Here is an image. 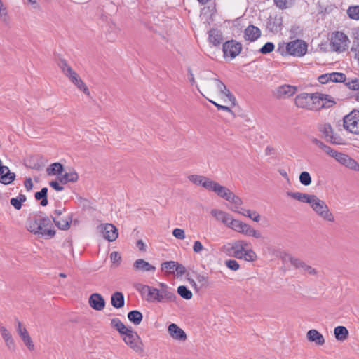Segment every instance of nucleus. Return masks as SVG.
<instances>
[{
    "label": "nucleus",
    "mask_w": 359,
    "mask_h": 359,
    "mask_svg": "<svg viewBox=\"0 0 359 359\" xmlns=\"http://www.w3.org/2000/svg\"><path fill=\"white\" fill-rule=\"evenodd\" d=\"M344 127L355 134H359V111L353 110L344 118Z\"/></svg>",
    "instance_id": "obj_9"
},
{
    "label": "nucleus",
    "mask_w": 359,
    "mask_h": 359,
    "mask_svg": "<svg viewBox=\"0 0 359 359\" xmlns=\"http://www.w3.org/2000/svg\"><path fill=\"white\" fill-rule=\"evenodd\" d=\"M318 130L323 134V137L327 142L334 144H340V138L335 135L333 133V129L329 123L319 124L318 126Z\"/></svg>",
    "instance_id": "obj_13"
},
{
    "label": "nucleus",
    "mask_w": 359,
    "mask_h": 359,
    "mask_svg": "<svg viewBox=\"0 0 359 359\" xmlns=\"http://www.w3.org/2000/svg\"><path fill=\"white\" fill-rule=\"evenodd\" d=\"M222 49L224 57H230L231 59H233L241 53L242 45L235 40H231L223 44Z\"/></svg>",
    "instance_id": "obj_11"
},
{
    "label": "nucleus",
    "mask_w": 359,
    "mask_h": 359,
    "mask_svg": "<svg viewBox=\"0 0 359 359\" xmlns=\"http://www.w3.org/2000/svg\"><path fill=\"white\" fill-rule=\"evenodd\" d=\"M226 265L229 269L233 271H236L239 269V264L234 259L226 261Z\"/></svg>",
    "instance_id": "obj_54"
},
{
    "label": "nucleus",
    "mask_w": 359,
    "mask_h": 359,
    "mask_svg": "<svg viewBox=\"0 0 359 359\" xmlns=\"http://www.w3.org/2000/svg\"><path fill=\"white\" fill-rule=\"evenodd\" d=\"M346 85L348 86V87L353 90H356V91H358L359 90V79H354V80H352L349 82H348L346 83Z\"/></svg>",
    "instance_id": "obj_57"
},
{
    "label": "nucleus",
    "mask_w": 359,
    "mask_h": 359,
    "mask_svg": "<svg viewBox=\"0 0 359 359\" xmlns=\"http://www.w3.org/2000/svg\"><path fill=\"white\" fill-rule=\"evenodd\" d=\"M11 204L16 209L20 210L22 207V203L18 199V198H12L11 199Z\"/></svg>",
    "instance_id": "obj_62"
},
{
    "label": "nucleus",
    "mask_w": 359,
    "mask_h": 359,
    "mask_svg": "<svg viewBox=\"0 0 359 359\" xmlns=\"http://www.w3.org/2000/svg\"><path fill=\"white\" fill-rule=\"evenodd\" d=\"M176 262L174 261H168L162 263L161 269L162 271L168 270V273L170 274H175V267H176Z\"/></svg>",
    "instance_id": "obj_40"
},
{
    "label": "nucleus",
    "mask_w": 359,
    "mask_h": 359,
    "mask_svg": "<svg viewBox=\"0 0 359 359\" xmlns=\"http://www.w3.org/2000/svg\"><path fill=\"white\" fill-rule=\"evenodd\" d=\"M276 5L280 9H285L290 6L294 0H273Z\"/></svg>",
    "instance_id": "obj_48"
},
{
    "label": "nucleus",
    "mask_w": 359,
    "mask_h": 359,
    "mask_svg": "<svg viewBox=\"0 0 359 359\" xmlns=\"http://www.w3.org/2000/svg\"><path fill=\"white\" fill-rule=\"evenodd\" d=\"M208 191H211L216 193L219 197L226 201L229 200V197L233 193L227 187L222 186L221 184L213 180L211 183V185Z\"/></svg>",
    "instance_id": "obj_16"
},
{
    "label": "nucleus",
    "mask_w": 359,
    "mask_h": 359,
    "mask_svg": "<svg viewBox=\"0 0 359 359\" xmlns=\"http://www.w3.org/2000/svg\"><path fill=\"white\" fill-rule=\"evenodd\" d=\"M312 201L310 206L318 217L325 222H334V216L324 201L320 199L316 195Z\"/></svg>",
    "instance_id": "obj_4"
},
{
    "label": "nucleus",
    "mask_w": 359,
    "mask_h": 359,
    "mask_svg": "<svg viewBox=\"0 0 359 359\" xmlns=\"http://www.w3.org/2000/svg\"><path fill=\"white\" fill-rule=\"evenodd\" d=\"M325 96L327 97L326 99H323V102H324L325 104H326L327 105L324 106L323 108H325V107H330L333 104H335V102L332 99V97L330 95H325Z\"/></svg>",
    "instance_id": "obj_63"
},
{
    "label": "nucleus",
    "mask_w": 359,
    "mask_h": 359,
    "mask_svg": "<svg viewBox=\"0 0 359 359\" xmlns=\"http://www.w3.org/2000/svg\"><path fill=\"white\" fill-rule=\"evenodd\" d=\"M286 50L291 55L302 57L307 51V44L302 40H294L287 43Z\"/></svg>",
    "instance_id": "obj_10"
},
{
    "label": "nucleus",
    "mask_w": 359,
    "mask_h": 359,
    "mask_svg": "<svg viewBox=\"0 0 359 359\" xmlns=\"http://www.w3.org/2000/svg\"><path fill=\"white\" fill-rule=\"evenodd\" d=\"M78 180L79 175L74 170L65 172L63 175L61 174V175L58 177L59 182L62 184H65L68 182H76Z\"/></svg>",
    "instance_id": "obj_30"
},
{
    "label": "nucleus",
    "mask_w": 359,
    "mask_h": 359,
    "mask_svg": "<svg viewBox=\"0 0 359 359\" xmlns=\"http://www.w3.org/2000/svg\"><path fill=\"white\" fill-rule=\"evenodd\" d=\"M50 186L57 191H61L64 189V187L58 183L57 181H51L49 183Z\"/></svg>",
    "instance_id": "obj_64"
},
{
    "label": "nucleus",
    "mask_w": 359,
    "mask_h": 359,
    "mask_svg": "<svg viewBox=\"0 0 359 359\" xmlns=\"http://www.w3.org/2000/svg\"><path fill=\"white\" fill-rule=\"evenodd\" d=\"M335 160L347 168L354 171H359V163L347 154L339 152Z\"/></svg>",
    "instance_id": "obj_14"
},
{
    "label": "nucleus",
    "mask_w": 359,
    "mask_h": 359,
    "mask_svg": "<svg viewBox=\"0 0 359 359\" xmlns=\"http://www.w3.org/2000/svg\"><path fill=\"white\" fill-rule=\"evenodd\" d=\"M299 181L302 184L308 186L311 183V177L308 172L304 171L299 175Z\"/></svg>",
    "instance_id": "obj_45"
},
{
    "label": "nucleus",
    "mask_w": 359,
    "mask_h": 359,
    "mask_svg": "<svg viewBox=\"0 0 359 359\" xmlns=\"http://www.w3.org/2000/svg\"><path fill=\"white\" fill-rule=\"evenodd\" d=\"M312 96L311 93H301L295 97V104L300 108H305L311 110L313 108L311 104Z\"/></svg>",
    "instance_id": "obj_18"
},
{
    "label": "nucleus",
    "mask_w": 359,
    "mask_h": 359,
    "mask_svg": "<svg viewBox=\"0 0 359 359\" xmlns=\"http://www.w3.org/2000/svg\"><path fill=\"white\" fill-rule=\"evenodd\" d=\"M53 227L52 217L47 216L37 215L27 224L29 231L34 234H40L46 238H53L55 236V231Z\"/></svg>",
    "instance_id": "obj_1"
},
{
    "label": "nucleus",
    "mask_w": 359,
    "mask_h": 359,
    "mask_svg": "<svg viewBox=\"0 0 359 359\" xmlns=\"http://www.w3.org/2000/svg\"><path fill=\"white\" fill-rule=\"evenodd\" d=\"M47 193H48V189L46 187H43L41 189L40 191L35 193V198L37 201L41 200L40 204L42 206H46L48 204V199H47Z\"/></svg>",
    "instance_id": "obj_38"
},
{
    "label": "nucleus",
    "mask_w": 359,
    "mask_h": 359,
    "mask_svg": "<svg viewBox=\"0 0 359 359\" xmlns=\"http://www.w3.org/2000/svg\"><path fill=\"white\" fill-rule=\"evenodd\" d=\"M111 326L116 329L121 335H123L130 327H127L120 320V319L115 318L111 320Z\"/></svg>",
    "instance_id": "obj_36"
},
{
    "label": "nucleus",
    "mask_w": 359,
    "mask_h": 359,
    "mask_svg": "<svg viewBox=\"0 0 359 359\" xmlns=\"http://www.w3.org/2000/svg\"><path fill=\"white\" fill-rule=\"evenodd\" d=\"M331 82L340 83L344 82L346 80V75L340 72H332L330 73Z\"/></svg>",
    "instance_id": "obj_42"
},
{
    "label": "nucleus",
    "mask_w": 359,
    "mask_h": 359,
    "mask_svg": "<svg viewBox=\"0 0 359 359\" xmlns=\"http://www.w3.org/2000/svg\"><path fill=\"white\" fill-rule=\"evenodd\" d=\"M0 334L6 348L11 352H15L17 348L15 340L11 332L4 325H0Z\"/></svg>",
    "instance_id": "obj_12"
},
{
    "label": "nucleus",
    "mask_w": 359,
    "mask_h": 359,
    "mask_svg": "<svg viewBox=\"0 0 359 359\" xmlns=\"http://www.w3.org/2000/svg\"><path fill=\"white\" fill-rule=\"evenodd\" d=\"M57 65L64 75L67 76L79 90L82 91L88 97H90V93L87 86L82 81L79 74L67 64L66 60L63 59L60 60Z\"/></svg>",
    "instance_id": "obj_3"
},
{
    "label": "nucleus",
    "mask_w": 359,
    "mask_h": 359,
    "mask_svg": "<svg viewBox=\"0 0 359 359\" xmlns=\"http://www.w3.org/2000/svg\"><path fill=\"white\" fill-rule=\"evenodd\" d=\"M312 100L311 104L313 108H311V110L317 111L321 108H323L324 106L327 104L323 102V99H326L327 97L325 96V94L322 93H311Z\"/></svg>",
    "instance_id": "obj_29"
},
{
    "label": "nucleus",
    "mask_w": 359,
    "mask_h": 359,
    "mask_svg": "<svg viewBox=\"0 0 359 359\" xmlns=\"http://www.w3.org/2000/svg\"><path fill=\"white\" fill-rule=\"evenodd\" d=\"M208 100L210 102L212 103L217 108L218 110H223L225 111L231 112V107H229L228 106L219 104L218 103H217L210 99H208Z\"/></svg>",
    "instance_id": "obj_61"
},
{
    "label": "nucleus",
    "mask_w": 359,
    "mask_h": 359,
    "mask_svg": "<svg viewBox=\"0 0 359 359\" xmlns=\"http://www.w3.org/2000/svg\"><path fill=\"white\" fill-rule=\"evenodd\" d=\"M347 13L350 18L359 20V6L349 7Z\"/></svg>",
    "instance_id": "obj_44"
},
{
    "label": "nucleus",
    "mask_w": 359,
    "mask_h": 359,
    "mask_svg": "<svg viewBox=\"0 0 359 359\" xmlns=\"http://www.w3.org/2000/svg\"><path fill=\"white\" fill-rule=\"evenodd\" d=\"M284 260L289 262L296 269H302L305 273L311 276H317L318 271L299 258L294 257L290 255H286Z\"/></svg>",
    "instance_id": "obj_8"
},
{
    "label": "nucleus",
    "mask_w": 359,
    "mask_h": 359,
    "mask_svg": "<svg viewBox=\"0 0 359 359\" xmlns=\"http://www.w3.org/2000/svg\"><path fill=\"white\" fill-rule=\"evenodd\" d=\"M348 42V38L344 33L337 32L332 36L330 45L333 50L341 53L347 49Z\"/></svg>",
    "instance_id": "obj_7"
},
{
    "label": "nucleus",
    "mask_w": 359,
    "mask_h": 359,
    "mask_svg": "<svg viewBox=\"0 0 359 359\" xmlns=\"http://www.w3.org/2000/svg\"><path fill=\"white\" fill-rule=\"evenodd\" d=\"M170 335L176 340L185 341L187 334L184 331L175 323H171L168 328Z\"/></svg>",
    "instance_id": "obj_21"
},
{
    "label": "nucleus",
    "mask_w": 359,
    "mask_h": 359,
    "mask_svg": "<svg viewBox=\"0 0 359 359\" xmlns=\"http://www.w3.org/2000/svg\"><path fill=\"white\" fill-rule=\"evenodd\" d=\"M213 80L215 81L217 88L219 93L227 98L231 107H234L236 105V100L229 90L227 89L226 85L217 78H215Z\"/></svg>",
    "instance_id": "obj_19"
},
{
    "label": "nucleus",
    "mask_w": 359,
    "mask_h": 359,
    "mask_svg": "<svg viewBox=\"0 0 359 359\" xmlns=\"http://www.w3.org/2000/svg\"><path fill=\"white\" fill-rule=\"evenodd\" d=\"M21 340L22 341L23 344L25 345V346L28 348V350L29 351H34V344L29 335V334L28 335H27V337H24L21 339Z\"/></svg>",
    "instance_id": "obj_46"
},
{
    "label": "nucleus",
    "mask_w": 359,
    "mask_h": 359,
    "mask_svg": "<svg viewBox=\"0 0 359 359\" xmlns=\"http://www.w3.org/2000/svg\"><path fill=\"white\" fill-rule=\"evenodd\" d=\"M297 90V88L290 85H283L278 88L276 96L278 98H287L292 96Z\"/></svg>",
    "instance_id": "obj_27"
},
{
    "label": "nucleus",
    "mask_w": 359,
    "mask_h": 359,
    "mask_svg": "<svg viewBox=\"0 0 359 359\" xmlns=\"http://www.w3.org/2000/svg\"><path fill=\"white\" fill-rule=\"evenodd\" d=\"M172 235L180 240H183L185 238V233L184 231L182 229L176 228L172 231Z\"/></svg>",
    "instance_id": "obj_56"
},
{
    "label": "nucleus",
    "mask_w": 359,
    "mask_h": 359,
    "mask_svg": "<svg viewBox=\"0 0 359 359\" xmlns=\"http://www.w3.org/2000/svg\"><path fill=\"white\" fill-rule=\"evenodd\" d=\"M64 170L63 165L60 163H53L46 168L48 175H60Z\"/></svg>",
    "instance_id": "obj_35"
},
{
    "label": "nucleus",
    "mask_w": 359,
    "mask_h": 359,
    "mask_svg": "<svg viewBox=\"0 0 359 359\" xmlns=\"http://www.w3.org/2000/svg\"><path fill=\"white\" fill-rule=\"evenodd\" d=\"M261 36V31L260 29L252 25H250L248 26L245 31H244V38L245 40L250 41H255L257 39H258Z\"/></svg>",
    "instance_id": "obj_25"
},
{
    "label": "nucleus",
    "mask_w": 359,
    "mask_h": 359,
    "mask_svg": "<svg viewBox=\"0 0 359 359\" xmlns=\"http://www.w3.org/2000/svg\"><path fill=\"white\" fill-rule=\"evenodd\" d=\"M229 228L245 236H252L256 238H260L262 237L260 232L254 229L249 224L238 219H233Z\"/></svg>",
    "instance_id": "obj_6"
},
{
    "label": "nucleus",
    "mask_w": 359,
    "mask_h": 359,
    "mask_svg": "<svg viewBox=\"0 0 359 359\" xmlns=\"http://www.w3.org/2000/svg\"><path fill=\"white\" fill-rule=\"evenodd\" d=\"M21 340L22 341L23 344L25 345V346L28 348V350L29 351H34V344L29 335V334L28 335H27V337H24L21 339Z\"/></svg>",
    "instance_id": "obj_47"
},
{
    "label": "nucleus",
    "mask_w": 359,
    "mask_h": 359,
    "mask_svg": "<svg viewBox=\"0 0 359 359\" xmlns=\"http://www.w3.org/2000/svg\"><path fill=\"white\" fill-rule=\"evenodd\" d=\"M351 51L355 53L354 57L359 60V39H355L353 42Z\"/></svg>",
    "instance_id": "obj_52"
},
{
    "label": "nucleus",
    "mask_w": 359,
    "mask_h": 359,
    "mask_svg": "<svg viewBox=\"0 0 359 359\" xmlns=\"http://www.w3.org/2000/svg\"><path fill=\"white\" fill-rule=\"evenodd\" d=\"M111 305L116 309L122 308L124 306V297L122 292H116L111 295Z\"/></svg>",
    "instance_id": "obj_32"
},
{
    "label": "nucleus",
    "mask_w": 359,
    "mask_h": 359,
    "mask_svg": "<svg viewBox=\"0 0 359 359\" xmlns=\"http://www.w3.org/2000/svg\"><path fill=\"white\" fill-rule=\"evenodd\" d=\"M123 340L134 351L141 354L143 353V344L140 336L131 327L123 334Z\"/></svg>",
    "instance_id": "obj_5"
},
{
    "label": "nucleus",
    "mask_w": 359,
    "mask_h": 359,
    "mask_svg": "<svg viewBox=\"0 0 359 359\" xmlns=\"http://www.w3.org/2000/svg\"><path fill=\"white\" fill-rule=\"evenodd\" d=\"M128 318L134 325H138L141 323L143 316L140 311L133 310L128 313Z\"/></svg>",
    "instance_id": "obj_37"
},
{
    "label": "nucleus",
    "mask_w": 359,
    "mask_h": 359,
    "mask_svg": "<svg viewBox=\"0 0 359 359\" xmlns=\"http://www.w3.org/2000/svg\"><path fill=\"white\" fill-rule=\"evenodd\" d=\"M137 290L142 294L147 293V301L164 302H172L176 299V295L174 292L170 291L168 289H156L145 285H139Z\"/></svg>",
    "instance_id": "obj_2"
},
{
    "label": "nucleus",
    "mask_w": 359,
    "mask_h": 359,
    "mask_svg": "<svg viewBox=\"0 0 359 359\" xmlns=\"http://www.w3.org/2000/svg\"><path fill=\"white\" fill-rule=\"evenodd\" d=\"M103 237L109 242L114 241L118 237V230L112 224H105L98 227Z\"/></svg>",
    "instance_id": "obj_15"
},
{
    "label": "nucleus",
    "mask_w": 359,
    "mask_h": 359,
    "mask_svg": "<svg viewBox=\"0 0 359 359\" xmlns=\"http://www.w3.org/2000/svg\"><path fill=\"white\" fill-rule=\"evenodd\" d=\"M323 151L324 152H325L327 154H328L329 156L333 157L334 159L339 153L338 151L332 149L330 147H329L327 145H325V147H324Z\"/></svg>",
    "instance_id": "obj_59"
},
{
    "label": "nucleus",
    "mask_w": 359,
    "mask_h": 359,
    "mask_svg": "<svg viewBox=\"0 0 359 359\" xmlns=\"http://www.w3.org/2000/svg\"><path fill=\"white\" fill-rule=\"evenodd\" d=\"M90 306L96 311H102L105 306V301L101 294L93 293L89 298Z\"/></svg>",
    "instance_id": "obj_22"
},
{
    "label": "nucleus",
    "mask_w": 359,
    "mask_h": 359,
    "mask_svg": "<svg viewBox=\"0 0 359 359\" xmlns=\"http://www.w3.org/2000/svg\"><path fill=\"white\" fill-rule=\"evenodd\" d=\"M15 178V174L10 171L8 167L3 165L0 159V182L4 184H9Z\"/></svg>",
    "instance_id": "obj_20"
},
{
    "label": "nucleus",
    "mask_w": 359,
    "mask_h": 359,
    "mask_svg": "<svg viewBox=\"0 0 359 359\" xmlns=\"http://www.w3.org/2000/svg\"><path fill=\"white\" fill-rule=\"evenodd\" d=\"M52 220L55 223V226L61 230H67L70 227V223L72 222V217H69L65 219H60L56 216H52Z\"/></svg>",
    "instance_id": "obj_31"
},
{
    "label": "nucleus",
    "mask_w": 359,
    "mask_h": 359,
    "mask_svg": "<svg viewBox=\"0 0 359 359\" xmlns=\"http://www.w3.org/2000/svg\"><path fill=\"white\" fill-rule=\"evenodd\" d=\"M16 323H17L16 332H17L18 334L19 335V337H20V339H22L24 337H27V335L29 334V332H28L27 328L19 320H17Z\"/></svg>",
    "instance_id": "obj_43"
},
{
    "label": "nucleus",
    "mask_w": 359,
    "mask_h": 359,
    "mask_svg": "<svg viewBox=\"0 0 359 359\" xmlns=\"http://www.w3.org/2000/svg\"><path fill=\"white\" fill-rule=\"evenodd\" d=\"M210 214L217 221L221 222L229 228L230 227L231 224L233 220V218L231 216L230 214L220 210L212 209L210 212Z\"/></svg>",
    "instance_id": "obj_17"
},
{
    "label": "nucleus",
    "mask_w": 359,
    "mask_h": 359,
    "mask_svg": "<svg viewBox=\"0 0 359 359\" xmlns=\"http://www.w3.org/2000/svg\"><path fill=\"white\" fill-rule=\"evenodd\" d=\"M275 46L271 42H267L265 43L259 50V52L262 54H268L271 53L274 50Z\"/></svg>",
    "instance_id": "obj_49"
},
{
    "label": "nucleus",
    "mask_w": 359,
    "mask_h": 359,
    "mask_svg": "<svg viewBox=\"0 0 359 359\" xmlns=\"http://www.w3.org/2000/svg\"><path fill=\"white\" fill-rule=\"evenodd\" d=\"M245 259L248 262H253L257 259L256 253L252 250H247L244 252Z\"/></svg>",
    "instance_id": "obj_51"
},
{
    "label": "nucleus",
    "mask_w": 359,
    "mask_h": 359,
    "mask_svg": "<svg viewBox=\"0 0 359 359\" xmlns=\"http://www.w3.org/2000/svg\"><path fill=\"white\" fill-rule=\"evenodd\" d=\"M133 269L135 271L148 272L154 271L156 267L143 259H138L133 263Z\"/></svg>",
    "instance_id": "obj_26"
},
{
    "label": "nucleus",
    "mask_w": 359,
    "mask_h": 359,
    "mask_svg": "<svg viewBox=\"0 0 359 359\" xmlns=\"http://www.w3.org/2000/svg\"><path fill=\"white\" fill-rule=\"evenodd\" d=\"M248 245V243L243 240L237 241H236L232 247L231 249H237L243 251H245V248Z\"/></svg>",
    "instance_id": "obj_50"
},
{
    "label": "nucleus",
    "mask_w": 359,
    "mask_h": 359,
    "mask_svg": "<svg viewBox=\"0 0 359 359\" xmlns=\"http://www.w3.org/2000/svg\"><path fill=\"white\" fill-rule=\"evenodd\" d=\"M203 250H205V248L203 247L201 241H196L194 242L193 245V251L195 253H200Z\"/></svg>",
    "instance_id": "obj_58"
},
{
    "label": "nucleus",
    "mask_w": 359,
    "mask_h": 359,
    "mask_svg": "<svg viewBox=\"0 0 359 359\" xmlns=\"http://www.w3.org/2000/svg\"><path fill=\"white\" fill-rule=\"evenodd\" d=\"M208 39L209 41L214 46H218L222 43L223 40L222 34L221 32L217 29H211L209 31Z\"/></svg>",
    "instance_id": "obj_33"
},
{
    "label": "nucleus",
    "mask_w": 359,
    "mask_h": 359,
    "mask_svg": "<svg viewBox=\"0 0 359 359\" xmlns=\"http://www.w3.org/2000/svg\"><path fill=\"white\" fill-rule=\"evenodd\" d=\"M306 339L309 342L314 343L317 346H323L325 343L323 335L315 329L307 332Z\"/></svg>",
    "instance_id": "obj_23"
},
{
    "label": "nucleus",
    "mask_w": 359,
    "mask_h": 359,
    "mask_svg": "<svg viewBox=\"0 0 359 359\" xmlns=\"http://www.w3.org/2000/svg\"><path fill=\"white\" fill-rule=\"evenodd\" d=\"M227 201L231 203L233 205V208H232L233 211H234V210H239L241 208V205L243 204L241 198L235 195L233 193H232L229 197V200H227Z\"/></svg>",
    "instance_id": "obj_39"
},
{
    "label": "nucleus",
    "mask_w": 359,
    "mask_h": 359,
    "mask_svg": "<svg viewBox=\"0 0 359 359\" xmlns=\"http://www.w3.org/2000/svg\"><path fill=\"white\" fill-rule=\"evenodd\" d=\"M177 292L185 299H190L192 297V292L186 286H179L177 288Z\"/></svg>",
    "instance_id": "obj_41"
},
{
    "label": "nucleus",
    "mask_w": 359,
    "mask_h": 359,
    "mask_svg": "<svg viewBox=\"0 0 359 359\" xmlns=\"http://www.w3.org/2000/svg\"><path fill=\"white\" fill-rule=\"evenodd\" d=\"M110 259L114 264H120L121 261V257L118 252L114 251L110 254Z\"/></svg>",
    "instance_id": "obj_55"
},
{
    "label": "nucleus",
    "mask_w": 359,
    "mask_h": 359,
    "mask_svg": "<svg viewBox=\"0 0 359 359\" xmlns=\"http://www.w3.org/2000/svg\"><path fill=\"white\" fill-rule=\"evenodd\" d=\"M287 195L293 199L299 201V202L309 203V205L313 201L312 200L315 196L314 194L291 191L287 192Z\"/></svg>",
    "instance_id": "obj_28"
},
{
    "label": "nucleus",
    "mask_w": 359,
    "mask_h": 359,
    "mask_svg": "<svg viewBox=\"0 0 359 359\" xmlns=\"http://www.w3.org/2000/svg\"><path fill=\"white\" fill-rule=\"evenodd\" d=\"M175 273L177 276H182L186 272V268L182 264L176 262Z\"/></svg>",
    "instance_id": "obj_53"
},
{
    "label": "nucleus",
    "mask_w": 359,
    "mask_h": 359,
    "mask_svg": "<svg viewBox=\"0 0 359 359\" xmlns=\"http://www.w3.org/2000/svg\"><path fill=\"white\" fill-rule=\"evenodd\" d=\"M318 80L320 83H323V84L327 83L331 80L330 73L324 74L319 76L318 78Z\"/></svg>",
    "instance_id": "obj_60"
},
{
    "label": "nucleus",
    "mask_w": 359,
    "mask_h": 359,
    "mask_svg": "<svg viewBox=\"0 0 359 359\" xmlns=\"http://www.w3.org/2000/svg\"><path fill=\"white\" fill-rule=\"evenodd\" d=\"M188 179L192 183L196 185H201L207 190H209V188L212 182V180L208 177L198 175H191L188 177Z\"/></svg>",
    "instance_id": "obj_24"
},
{
    "label": "nucleus",
    "mask_w": 359,
    "mask_h": 359,
    "mask_svg": "<svg viewBox=\"0 0 359 359\" xmlns=\"http://www.w3.org/2000/svg\"><path fill=\"white\" fill-rule=\"evenodd\" d=\"M334 334L335 338L338 341H344L348 337V331L344 326H337L334 330Z\"/></svg>",
    "instance_id": "obj_34"
}]
</instances>
